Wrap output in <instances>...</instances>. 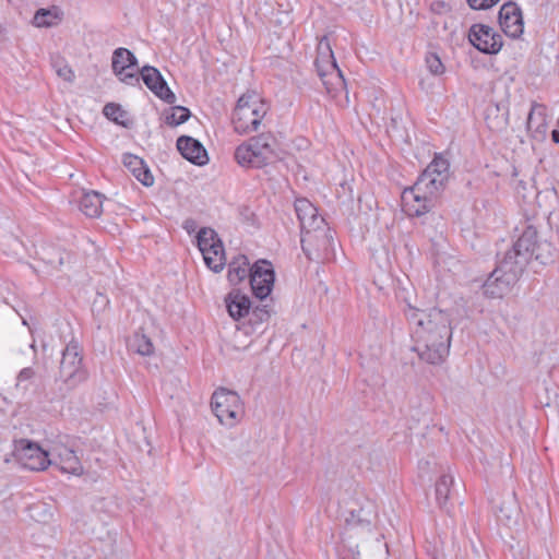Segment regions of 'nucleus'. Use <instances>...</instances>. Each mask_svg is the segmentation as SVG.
<instances>
[{
  "instance_id": "a878e982",
  "label": "nucleus",
  "mask_w": 559,
  "mask_h": 559,
  "mask_svg": "<svg viewBox=\"0 0 559 559\" xmlns=\"http://www.w3.org/2000/svg\"><path fill=\"white\" fill-rule=\"evenodd\" d=\"M454 476L450 472L442 474L436 483V500L441 508L447 506L451 497Z\"/></svg>"
},
{
  "instance_id": "dca6fc26",
  "label": "nucleus",
  "mask_w": 559,
  "mask_h": 559,
  "mask_svg": "<svg viewBox=\"0 0 559 559\" xmlns=\"http://www.w3.org/2000/svg\"><path fill=\"white\" fill-rule=\"evenodd\" d=\"M21 457H27L29 460H36L34 464H29L32 469L41 471L51 464L49 460V453L44 451L37 443L29 440H20L17 447Z\"/></svg>"
},
{
  "instance_id": "72a5a7b5",
  "label": "nucleus",
  "mask_w": 559,
  "mask_h": 559,
  "mask_svg": "<svg viewBox=\"0 0 559 559\" xmlns=\"http://www.w3.org/2000/svg\"><path fill=\"white\" fill-rule=\"evenodd\" d=\"M195 240L197 245H223L217 233L210 227H203L198 230Z\"/></svg>"
},
{
  "instance_id": "7c9ffc66",
  "label": "nucleus",
  "mask_w": 559,
  "mask_h": 559,
  "mask_svg": "<svg viewBox=\"0 0 559 559\" xmlns=\"http://www.w3.org/2000/svg\"><path fill=\"white\" fill-rule=\"evenodd\" d=\"M190 110L182 106H175L171 112L165 116V122L168 126L176 127L186 122L190 117Z\"/></svg>"
},
{
  "instance_id": "bb28decb",
  "label": "nucleus",
  "mask_w": 559,
  "mask_h": 559,
  "mask_svg": "<svg viewBox=\"0 0 559 559\" xmlns=\"http://www.w3.org/2000/svg\"><path fill=\"white\" fill-rule=\"evenodd\" d=\"M249 261L246 255H239L235 258L230 263L228 267V281L233 284H239L241 281H243L247 275L248 271L250 272V269H248Z\"/></svg>"
},
{
  "instance_id": "37998d69",
  "label": "nucleus",
  "mask_w": 559,
  "mask_h": 559,
  "mask_svg": "<svg viewBox=\"0 0 559 559\" xmlns=\"http://www.w3.org/2000/svg\"><path fill=\"white\" fill-rule=\"evenodd\" d=\"M109 305V300L106 296L103 294H98L93 302L92 311L95 313H99L102 310H104Z\"/></svg>"
},
{
  "instance_id": "c85d7f7f",
  "label": "nucleus",
  "mask_w": 559,
  "mask_h": 559,
  "mask_svg": "<svg viewBox=\"0 0 559 559\" xmlns=\"http://www.w3.org/2000/svg\"><path fill=\"white\" fill-rule=\"evenodd\" d=\"M426 219L430 221V223H437L436 227H433L432 224L425 223L426 227L424 229V233L430 239L432 245H439L444 240V223L440 217L436 216L435 214H431Z\"/></svg>"
},
{
  "instance_id": "a19ab883",
  "label": "nucleus",
  "mask_w": 559,
  "mask_h": 559,
  "mask_svg": "<svg viewBox=\"0 0 559 559\" xmlns=\"http://www.w3.org/2000/svg\"><path fill=\"white\" fill-rule=\"evenodd\" d=\"M34 376H35V371L33 368L27 367V368L22 369L19 372L17 378H16V388L26 390L27 385H24V382L31 381L34 378Z\"/></svg>"
},
{
  "instance_id": "9b49d317",
  "label": "nucleus",
  "mask_w": 559,
  "mask_h": 559,
  "mask_svg": "<svg viewBox=\"0 0 559 559\" xmlns=\"http://www.w3.org/2000/svg\"><path fill=\"white\" fill-rule=\"evenodd\" d=\"M469 43L480 52L495 55L502 46V37L492 27L485 24H474L468 33Z\"/></svg>"
},
{
  "instance_id": "393cba45",
  "label": "nucleus",
  "mask_w": 559,
  "mask_h": 559,
  "mask_svg": "<svg viewBox=\"0 0 559 559\" xmlns=\"http://www.w3.org/2000/svg\"><path fill=\"white\" fill-rule=\"evenodd\" d=\"M487 127L495 132L503 131L508 123V111L500 110V107L498 105L488 107L486 109V117H485Z\"/></svg>"
},
{
  "instance_id": "ea45409f",
  "label": "nucleus",
  "mask_w": 559,
  "mask_h": 559,
  "mask_svg": "<svg viewBox=\"0 0 559 559\" xmlns=\"http://www.w3.org/2000/svg\"><path fill=\"white\" fill-rule=\"evenodd\" d=\"M41 249H43V252L40 253L41 255H50L51 253H53V255H56V258H57V259L47 260L48 264H50L52 266H57V265H61L63 263L60 247H55V246L41 247Z\"/></svg>"
},
{
  "instance_id": "39448f33",
  "label": "nucleus",
  "mask_w": 559,
  "mask_h": 559,
  "mask_svg": "<svg viewBox=\"0 0 559 559\" xmlns=\"http://www.w3.org/2000/svg\"><path fill=\"white\" fill-rule=\"evenodd\" d=\"M266 112L267 106L258 94H243L238 99L233 114L235 131L240 134L258 131Z\"/></svg>"
},
{
  "instance_id": "a211bd4d",
  "label": "nucleus",
  "mask_w": 559,
  "mask_h": 559,
  "mask_svg": "<svg viewBox=\"0 0 559 559\" xmlns=\"http://www.w3.org/2000/svg\"><path fill=\"white\" fill-rule=\"evenodd\" d=\"M123 165L145 187L154 183V177L142 158L127 153L123 155Z\"/></svg>"
},
{
  "instance_id": "f03ea898",
  "label": "nucleus",
  "mask_w": 559,
  "mask_h": 559,
  "mask_svg": "<svg viewBox=\"0 0 559 559\" xmlns=\"http://www.w3.org/2000/svg\"><path fill=\"white\" fill-rule=\"evenodd\" d=\"M450 177V164L437 154L417 178L416 182L402 192V205L409 216L428 214L443 192Z\"/></svg>"
},
{
  "instance_id": "4be33fe9",
  "label": "nucleus",
  "mask_w": 559,
  "mask_h": 559,
  "mask_svg": "<svg viewBox=\"0 0 559 559\" xmlns=\"http://www.w3.org/2000/svg\"><path fill=\"white\" fill-rule=\"evenodd\" d=\"M104 195L96 191H87L80 198L81 212L91 218L99 217L103 211Z\"/></svg>"
},
{
  "instance_id": "a18cd8bd",
  "label": "nucleus",
  "mask_w": 559,
  "mask_h": 559,
  "mask_svg": "<svg viewBox=\"0 0 559 559\" xmlns=\"http://www.w3.org/2000/svg\"><path fill=\"white\" fill-rule=\"evenodd\" d=\"M550 448H552L554 451L559 453V437L554 438L552 443L550 444ZM546 450H549V447H546Z\"/></svg>"
},
{
  "instance_id": "f257e3e1",
  "label": "nucleus",
  "mask_w": 559,
  "mask_h": 559,
  "mask_svg": "<svg viewBox=\"0 0 559 559\" xmlns=\"http://www.w3.org/2000/svg\"><path fill=\"white\" fill-rule=\"evenodd\" d=\"M404 312L413 329V350L423 361L441 364L449 354L452 337L449 314L437 308L421 310L409 304Z\"/></svg>"
},
{
  "instance_id": "1a4fd4ad",
  "label": "nucleus",
  "mask_w": 559,
  "mask_h": 559,
  "mask_svg": "<svg viewBox=\"0 0 559 559\" xmlns=\"http://www.w3.org/2000/svg\"><path fill=\"white\" fill-rule=\"evenodd\" d=\"M211 406L218 420L228 426L234 425L242 411L239 395L224 388L213 393Z\"/></svg>"
},
{
  "instance_id": "c9c22d12",
  "label": "nucleus",
  "mask_w": 559,
  "mask_h": 559,
  "mask_svg": "<svg viewBox=\"0 0 559 559\" xmlns=\"http://www.w3.org/2000/svg\"><path fill=\"white\" fill-rule=\"evenodd\" d=\"M52 67L56 70V73L59 78L67 82H73L74 72L62 59L57 58L52 61Z\"/></svg>"
},
{
  "instance_id": "79ce46f5",
  "label": "nucleus",
  "mask_w": 559,
  "mask_h": 559,
  "mask_svg": "<svg viewBox=\"0 0 559 559\" xmlns=\"http://www.w3.org/2000/svg\"><path fill=\"white\" fill-rule=\"evenodd\" d=\"M500 0H467V3L472 9L484 10L495 5Z\"/></svg>"
},
{
  "instance_id": "412c9836",
  "label": "nucleus",
  "mask_w": 559,
  "mask_h": 559,
  "mask_svg": "<svg viewBox=\"0 0 559 559\" xmlns=\"http://www.w3.org/2000/svg\"><path fill=\"white\" fill-rule=\"evenodd\" d=\"M226 307L230 317L235 320H239L249 314L251 301L248 296L240 292H231L226 298Z\"/></svg>"
},
{
  "instance_id": "473e14b6",
  "label": "nucleus",
  "mask_w": 559,
  "mask_h": 559,
  "mask_svg": "<svg viewBox=\"0 0 559 559\" xmlns=\"http://www.w3.org/2000/svg\"><path fill=\"white\" fill-rule=\"evenodd\" d=\"M520 235L514 245H536L538 239V233L536 227L525 223L521 229H518Z\"/></svg>"
},
{
  "instance_id": "f3484780",
  "label": "nucleus",
  "mask_w": 559,
  "mask_h": 559,
  "mask_svg": "<svg viewBox=\"0 0 559 559\" xmlns=\"http://www.w3.org/2000/svg\"><path fill=\"white\" fill-rule=\"evenodd\" d=\"M526 126L532 138L537 141L544 140L548 129L546 107L539 104H534L528 114Z\"/></svg>"
},
{
  "instance_id": "4468645a",
  "label": "nucleus",
  "mask_w": 559,
  "mask_h": 559,
  "mask_svg": "<svg viewBox=\"0 0 559 559\" xmlns=\"http://www.w3.org/2000/svg\"><path fill=\"white\" fill-rule=\"evenodd\" d=\"M141 78L147 88H150L158 98L169 105L175 104L176 95L168 87L167 82L156 68L151 66L143 67L141 70Z\"/></svg>"
},
{
  "instance_id": "20e7f679",
  "label": "nucleus",
  "mask_w": 559,
  "mask_h": 559,
  "mask_svg": "<svg viewBox=\"0 0 559 559\" xmlns=\"http://www.w3.org/2000/svg\"><path fill=\"white\" fill-rule=\"evenodd\" d=\"M295 211L300 223L301 245L305 242L333 243L334 235L318 209L305 198L296 199Z\"/></svg>"
},
{
  "instance_id": "e433bc0d",
  "label": "nucleus",
  "mask_w": 559,
  "mask_h": 559,
  "mask_svg": "<svg viewBox=\"0 0 559 559\" xmlns=\"http://www.w3.org/2000/svg\"><path fill=\"white\" fill-rule=\"evenodd\" d=\"M305 255L310 261H317V262H325L332 259V257L329 253L328 247H324L325 254L322 255L320 253V247H301Z\"/></svg>"
},
{
  "instance_id": "f8f14e48",
  "label": "nucleus",
  "mask_w": 559,
  "mask_h": 559,
  "mask_svg": "<svg viewBox=\"0 0 559 559\" xmlns=\"http://www.w3.org/2000/svg\"><path fill=\"white\" fill-rule=\"evenodd\" d=\"M499 24L504 34L511 38H518L523 34L522 11L516 3L507 2L500 8Z\"/></svg>"
},
{
  "instance_id": "423d86ee",
  "label": "nucleus",
  "mask_w": 559,
  "mask_h": 559,
  "mask_svg": "<svg viewBox=\"0 0 559 559\" xmlns=\"http://www.w3.org/2000/svg\"><path fill=\"white\" fill-rule=\"evenodd\" d=\"M317 73L329 94L335 95L345 87V80L337 67L328 36L320 39L314 60Z\"/></svg>"
},
{
  "instance_id": "0eeeda50",
  "label": "nucleus",
  "mask_w": 559,
  "mask_h": 559,
  "mask_svg": "<svg viewBox=\"0 0 559 559\" xmlns=\"http://www.w3.org/2000/svg\"><path fill=\"white\" fill-rule=\"evenodd\" d=\"M87 378V370L83 366L82 347L78 341L71 340L62 350L59 379L69 390H72L85 382Z\"/></svg>"
},
{
  "instance_id": "6ab92c4d",
  "label": "nucleus",
  "mask_w": 559,
  "mask_h": 559,
  "mask_svg": "<svg viewBox=\"0 0 559 559\" xmlns=\"http://www.w3.org/2000/svg\"><path fill=\"white\" fill-rule=\"evenodd\" d=\"M224 248L225 247H197V250L205 265L214 273H219L224 270L227 262Z\"/></svg>"
},
{
  "instance_id": "58836bf2",
  "label": "nucleus",
  "mask_w": 559,
  "mask_h": 559,
  "mask_svg": "<svg viewBox=\"0 0 559 559\" xmlns=\"http://www.w3.org/2000/svg\"><path fill=\"white\" fill-rule=\"evenodd\" d=\"M426 64L428 70L435 75H440L444 72V66L441 62V59L433 52H429L426 56Z\"/></svg>"
},
{
  "instance_id": "09e8293b",
  "label": "nucleus",
  "mask_w": 559,
  "mask_h": 559,
  "mask_svg": "<svg viewBox=\"0 0 559 559\" xmlns=\"http://www.w3.org/2000/svg\"><path fill=\"white\" fill-rule=\"evenodd\" d=\"M52 254H53V253H51L50 255H47L48 260H49V259H53V255H52ZM41 259H43V260H46V255H41Z\"/></svg>"
},
{
  "instance_id": "7ed1b4c3",
  "label": "nucleus",
  "mask_w": 559,
  "mask_h": 559,
  "mask_svg": "<svg viewBox=\"0 0 559 559\" xmlns=\"http://www.w3.org/2000/svg\"><path fill=\"white\" fill-rule=\"evenodd\" d=\"M547 247H510L496 269L483 284V294L490 299H501L516 284L526 265L535 255V260L547 264L549 258H544L542 250Z\"/></svg>"
},
{
  "instance_id": "6e6552de",
  "label": "nucleus",
  "mask_w": 559,
  "mask_h": 559,
  "mask_svg": "<svg viewBox=\"0 0 559 559\" xmlns=\"http://www.w3.org/2000/svg\"><path fill=\"white\" fill-rule=\"evenodd\" d=\"M273 140L270 133H262L240 144L235 151L237 163L254 168L264 166L273 156Z\"/></svg>"
},
{
  "instance_id": "cd10ccee",
  "label": "nucleus",
  "mask_w": 559,
  "mask_h": 559,
  "mask_svg": "<svg viewBox=\"0 0 559 559\" xmlns=\"http://www.w3.org/2000/svg\"><path fill=\"white\" fill-rule=\"evenodd\" d=\"M519 516V508L513 501L503 502L497 511L498 521L509 527L518 523Z\"/></svg>"
},
{
  "instance_id": "9d476101",
  "label": "nucleus",
  "mask_w": 559,
  "mask_h": 559,
  "mask_svg": "<svg viewBox=\"0 0 559 559\" xmlns=\"http://www.w3.org/2000/svg\"><path fill=\"white\" fill-rule=\"evenodd\" d=\"M250 286L253 295L265 299L272 292L275 274L272 264L266 260L257 261L250 269Z\"/></svg>"
},
{
  "instance_id": "f704fd0d",
  "label": "nucleus",
  "mask_w": 559,
  "mask_h": 559,
  "mask_svg": "<svg viewBox=\"0 0 559 559\" xmlns=\"http://www.w3.org/2000/svg\"><path fill=\"white\" fill-rule=\"evenodd\" d=\"M269 4L272 8V10H275L274 5H277V13L280 15H283L282 17H278L276 21L278 23H285L289 22V13L293 10L292 3L289 0H269Z\"/></svg>"
},
{
  "instance_id": "c03bdc74",
  "label": "nucleus",
  "mask_w": 559,
  "mask_h": 559,
  "mask_svg": "<svg viewBox=\"0 0 559 559\" xmlns=\"http://www.w3.org/2000/svg\"><path fill=\"white\" fill-rule=\"evenodd\" d=\"M183 228H185V230H186L189 235H191V234H193V233H195V231H197V228H198L197 222H195L194 219H191V218L186 219V221L183 222Z\"/></svg>"
},
{
  "instance_id": "de8ad7c7",
  "label": "nucleus",
  "mask_w": 559,
  "mask_h": 559,
  "mask_svg": "<svg viewBox=\"0 0 559 559\" xmlns=\"http://www.w3.org/2000/svg\"><path fill=\"white\" fill-rule=\"evenodd\" d=\"M551 139L555 143H559V131L558 130H554L551 132Z\"/></svg>"
},
{
  "instance_id": "2f4dec72",
  "label": "nucleus",
  "mask_w": 559,
  "mask_h": 559,
  "mask_svg": "<svg viewBox=\"0 0 559 559\" xmlns=\"http://www.w3.org/2000/svg\"><path fill=\"white\" fill-rule=\"evenodd\" d=\"M103 112L109 120L118 124L126 126L124 118L127 117V112L120 105L108 103L105 105Z\"/></svg>"
},
{
  "instance_id": "2eb2a0df",
  "label": "nucleus",
  "mask_w": 559,
  "mask_h": 559,
  "mask_svg": "<svg viewBox=\"0 0 559 559\" xmlns=\"http://www.w3.org/2000/svg\"><path fill=\"white\" fill-rule=\"evenodd\" d=\"M177 148L186 159L195 165H204L207 162L205 148L198 140L191 136H179L177 140Z\"/></svg>"
},
{
  "instance_id": "8fccbe9b",
  "label": "nucleus",
  "mask_w": 559,
  "mask_h": 559,
  "mask_svg": "<svg viewBox=\"0 0 559 559\" xmlns=\"http://www.w3.org/2000/svg\"><path fill=\"white\" fill-rule=\"evenodd\" d=\"M436 263H438V264L441 263V257L439 254H437Z\"/></svg>"
},
{
  "instance_id": "ddd939ff",
  "label": "nucleus",
  "mask_w": 559,
  "mask_h": 559,
  "mask_svg": "<svg viewBox=\"0 0 559 559\" xmlns=\"http://www.w3.org/2000/svg\"><path fill=\"white\" fill-rule=\"evenodd\" d=\"M136 64L138 60L129 49L120 47L114 51L111 67L114 73L118 75L122 82L130 85L139 84L140 76L135 73L127 72L128 69Z\"/></svg>"
},
{
  "instance_id": "5701e85b",
  "label": "nucleus",
  "mask_w": 559,
  "mask_h": 559,
  "mask_svg": "<svg viewBox=\"0 0 559 559\" xmlns=\"http://www.w3.org/2000/svg\"><path fill=\"white\" fill-rule=\"evenodd\" d=\"M373 518L374 512L371 506L359 507L349 511V514L346 518V524L350 527H361L369 530Z\"/></svg>"
},
{
  "instance_id": "49530a36",
  "label": "nucleus",
  "mask_w": 559,
  "mask_h": 559,
  "mask_svg": "<svg viewBox=\"0 0 559 559\" xmlns=\"http://www.w3.org/2000/svg\"><path fill=\"white\" fill-rule=\"evenodd\" d=\"M380 250L383 251L385 257L388 255L386 247L382 246L371 252L372 257L376 258Z\"/></svg>"
},
{
  "instance_id": "4c0bfd02",
  "label": "nucleus",
  "mask_w": 559,
  "mask_h": 559,
  "mask_svg": "<svg viewBox=\"0 0 559 559\" xmlns=\"http://www.w3.org/2000/svg\"><path fill=\"white\" fill-rule=\"evenodd\" d=\"M248 316H250L249 322L252 325H255V324H259V323H262V322H265L269 320L270 309H269L267 305H264L262 307L257 306L251 312L249 311Z\"/></svg>"
},
{
  "instance_id": "aec40b11",
  "label": "nucleus",
  "mask_w": 559,
  "mask_h": 559,
  "mask_svg": "<svg viewBox=\"0 0 559 559\" xmlns=\"http://www.w3.org/2000/svg\"><path fill=\"white\" fill-rule=\"evenodd\" d=\"M55 451L57 452L59 460L58 464L62 472L73 475L82 474V464L72 449L60 445L56 447Z\"/></svg>"
},
{
  "instance_id": "c756f323",
  "label": "nucleus",
  "mask_w": 559,
  "mask_h": 559,
  "mask_svg": "<svg viewBox=\"0 0 559 559\" xmlns=\"http://www.w3.org/2000/svg\"><path fill=\"white\" fill-rule=\"evenodd\" d=\"M59 19V14L57 11L49 10V9H39L36 11L33 24L36 27H51L55 25V20Z\"/></svg>"
},
{
  "instance_id": "b1692460",
  "label": "nucleus",
  "mask_w": 559,
  "mask_h": 559,
  "mask_svg": "<svg viewBox=\"0 0 559 559\" xmlns=\"http://www.w3.org/2000/svg\"><path fill=\"white\" fill-rule=\"evenodd\" d=\"M128 348L141 356L154 354V345L151 338L142 331L134 332L127 341Z\"/></svg>"
}]
</instances>
